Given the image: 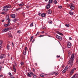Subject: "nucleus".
Returning <instances> with one entry per match:
<instances>
[{
    "label": "nucleus",
    "instance_id": "9",
    "mask_svg": "<svg viewBox=\"0 0 78 78\" xmlns=\"http://www.w3.org/2000/svg\"><path fill=\"white\" fill-rule=\"evenodd\" d=\"M50 3H48V5H47L46 7V9H49V8H50Z\"/></svg>",
    "mask_w": 78,
    "mask_h": 78
},
{
    "label": "nucleus",
    "instance_id": "11",
    "mask_svg": "<svg viewBox=\"0 0 78 78\" xmlns=\"http://www.w3.org/2000/svg\"><path fill=\"white\" fill-rule=\"evenodd\" d=\"M9 15H7L6 16V18H5L6 20H8L9 19Z\"/></svg>",
    "mask_w": 78,
    "mask_h": 78
},
{
    "label": "nucleus",
    "instance_id": "37",
    "mask_svg": "<svg viewBox=\"0 0 78 78\" xmlns=\"http://www.w3.org/2000/svg\"><path fill=\"white\" fill-rule=\"evenodd\" d=\"M54 3L55 4H56L57 3V1L55 0L54 1Z\"/></svg>",
    "mask_w": 78,
    "mask_h": 78
},
{
    "label": "nucleus",
    "instance_id": "46",
    "mask_svg": "<svg viewBox=\"0 0 78 78\" xmlns=\"http://www.w3.org/2000/svg\"><path fill=\"white\" fill-rule=\"evenodd\" d=\"M9 75L10 76H11L12 75H11V73H9Z\"/></svg>",
    "mask_w": 78,
    "mask_h": 78
},
{
    "label": "nucleus",
    "instance_id": "19",
    "mask_svg": "<svg viewBox=\"0 0 78 78\" xmlns=\"http://www.w3.org/2000/svg\"><path fill=\"white\" fill-rule=\"evenodd\" d=\"M67 69H64L63 70L62 72V73H65V72H66V70H67Z\"/></svg>",
    "mask_w": 78,
    "mask_h": 78
},
{
    "label": "nucleus",
    "instance_id": "56",
    "mask_svg": "<svg viewBox=\"0 0 78 78\" xmlns=\"http://www.w3.org/2000/svg\"><path fill=\"white\" fill-rule=\"evenodd\" d=\"M69 40H72V38H71V37H69Z\"/></svg>",
    "mask_w": 78,
    "mask_h": 78
},
{
    "label": "nucleus",
    "instance_id": "52",
    "mask_svg": "<svg viewBox=\"0 0 78 78\" xmlns=\"http://www.w3.org/2000/svg\"><path fill=\"white\" fill-rule=\"evenodd\" d=\"M34 37L33 36L31 37L30 38V39H32V40H33V39Z\"/></svg>",
    "mask_w": 78,
    "mask_h": 78
},
{
    "label": "nucleus",
    "instance_id": "55",
    "mask_svg": "<svg viewBox=\"0 0 78 78\" xmlns=\"http://www.w3.org/2000/svg\"><path fill=\"white\" fill-rule=\"evenodd\" d=\"M13 69H16V67H15V66L14 65H13Z\"/></svg>",
    "mask_w": 78,
    "mask_h": 78
},
{
    "label": "nucleus",
    "instance_id": "44",
    "mask_svg": "<svg viewBox=\"0 0 78 78\" xmlns=\"http://www.w3.org/2000/svg\"><path fill=\"white\" fill-rule=\"evenodd\" d=\"M2 48V45L0 44V49Z\"/></svg>",
    "mask_w": 78,
    "mask_h": 78
},
{
    "label": "nucleus",
    "instance_id": "28",
    "mask_svg": "<svg viewBox=\"0 0 78 78\" xmlns=\"http://www.w3.org/2000/svg\"><path fill=\"white\" fill-rule=\"evenodd\" d=\"M69 14H70V15H71V16H72V15L73 14V12H69Z\"/></svg>",
    "mask_w": 78,
    "mask_h": 78
},
{
    "label": "nucleus",
    "instance_id": "31",
    "mask_svg": "<svg viewBox=\"0 0 78 78\" xmlns=\"http://www.w3.org/2000/svg\"><path fill=\"white\" fill-rule=\"evenodd\" d=\"M10 47V46H9V44H8L7 46V48L8 50H9V47Z\"/></svg>",
    "mask_w": 78,
    "mask_h": 78
},
{
    "label": "nucleus",
    "instance_id": "17",
    "mask_svg": "<svg viewBox=\"0 0 78 78\" xmlns=\"http://www.w3.org/2000/svg\"><path fill=\"white\" fill-rule=\"evenodd\" d=\"M57 33L58 34L60 35H61V36H63V34L59 31H57Z\"/></svg>",
    "mask_w": 78,
    "mask_h": 78
},
{
    "label": "nucleus",
    "instance_id": "15",
    "mask_svg": "<svg viewBox=\"0 0 78 78\" xmlns=\"http://www.w3.org/2000/svg\"><path fill=\"white\" fill-rule=\"evenodd\" d=\"M45 16H46V13H42L41 15V16L42 17H45Z\"/></svg>",
    "mask_w": 78,
    "mask_h": 78
},
{
    "label": "nucleus",
    "instance_id": "3",
    "mask_svg": "<svg viewBox=\"0 0 78 78\" xmlns=\"http://www.w3.org/2000/svg\"><path fill=\"white\" fill-rule=\"evenodd\" d=\"M67 47L68 48H71L72 47V44L69 42H68L67 43Z\"/></svg>",
    "mask_w": 78,
    "mask_h": 78
},
{
    "label": "nucleus",
    "instance_id": "4",
    "mask_svg": "<svg viewBox=\"0 0 78 78\" xmlns=\"http://www.w3.org/2000/svg\"><path fill=\"white\" fill-rule=\"evenodd\" d=\"M56 37L57 39H58L59 41H62V37L58 36V35H56Z\"/></svg>",
    "mask_w": 78,
    "mask_h": 78
},
{
    "label": "nucleus",
    "instance_id": "63",
    "mask_svg": "<svg viewBox=\"0 0 78 78\" xmlns=\"http://www.w3.org/2000/svg\"><path fill=\"white\" fill-rule=\"evenodd\" d=\"M11 59L12 60V56H11Z\"/></svg>",
    "mask_w": 78,
    "mask_h": 78
},
{
    "label": "nucleus",
    "instance_id": "23",
    "mask_svg": "<svg viewBox=\"0 0 78 78\" xmlns=\"http://www.w3.org/2000/svg\"><path fill=\"white\" fill-rule=\"evenodd\" d=\"M48 14H51V9H49L48 11Z\"/></svg>",
    "mask_w": 78,
    "mask_h": 78
},
{
    "label": "nucleus",
    "instance_id": "5",
    "mask_svg": "<svg viewBox=\"0 0 78 78\" xmlns=\"http://www.w3.org/2000/svg\"><path fill=\"white\" fill-rule=\"evenodd\" d=\"M3 11H5V12L8 11V8L6 7V6H5L3 8Z\"/></svg>",
    "mask_w": 78,
    "mask_h": 78
},
{
    "label": "nucleus",
    "instance_id": "53",
    "mask_svg": "<svg viewBox=\"0 0 78 78\" xmlns=\"http://www.w3.org/2000/svg\"><path fill=\"white\" fill-rule=\"evenodd\" d=\"M19 9H20L19 8V9H16V11H19Z\"/></svg>",
    "mask_w": 78,
    "mask_h": 78
},
{
    "label": "nucleus",
    "instance_id": "36",
    "mask_svg": "<svg viewBox=\"0 0 78 78\" xmlns=\"http://www.w3.org/2000/svg\"><path fill=\"white\" fill-rule=\"evenodd\" d=\"M7 25L9 27V26H10L11 25V23H10L8 22V23L7 24Z\"/></svg>",
    "mask_w": 78,
    "mask_h": 78
},
{
    "label": "nucleus",
    "instance_id": "30",
    "mask_svg": "<svg viewBox=\"0 0 78 78\" xmlns=\"http://www.w3.org/2000/svg\"><path fill=\"white\" fill-rule=\"evenodd\" d=\"M17 33H19V34H20V33H22V31L21 30H18L17 32Z\"/></svg>",
    "mask_w": 78,
    "mask_h": 78
},
{
    "label": "nucleus",
    "instance_id": "22",
    "mask_svg": "<svg viewBox=\"0 0 78 78\" xmlns=\"http://www.w3.org/2000/svg\"><path fill=\"white\" fill-rule=\"evenodd\" d=\"M6 7L7 8H11V6L10 5H6Z\"/></svg>",
    "mask_w": 78,
    "mask_h": 78
},
{
    "label": "nucleus",
    "instance_id": "6",
    "mask_svg": "<svg viewBox=\"0 0 78 78\" xmlns=\"http://www.w3.org/2000/svg\"><path fill=\"white\" fill-rule=\"evenodd\" d=\"M75 70H76V69H73L72 70L70 74V75H72L73 74V73H74V71H75Z\"/></svg>",
    "mask_w": 78,
    "mask_h": 78
},
{
    "label": "nucleus",
    "instance_id": "54",
    "mask_svg": "<svg viewBox=\"0 0 78 78\" xmlns=\"http://www.w3.org/2000/svg\"><path fill=\"white\" fill-rule=\"evenodd\" d=\"M12 46H14V43L13 42L12 43Z\"/></svg>",
    "mask_w": 78,
    "mask_h": 78
},
{
    "label": "nucleus",
    "instance_id": "34",
    "mask_svg": "<svg viewBox=\"0 0 78 78\" xmlns=\"http://www.w3.org/2000/svg\"><path fill=\"white\" fill-rule=\"evenodd\" d=\"M2 32H3V33H5V32H6V30H5V29H4L2 30Z\"/></svg>",
    "mask_w": 78,
    "mask_h": 78
},
{
    "label": "nucleus",
    "instance_id": "45",
    "mask_svg": "<svg viewBox=\"0 0 78 78\" xmlns=\"http://www.w3.org/2000/svg\"><path fill=\"white\" fill-rule=\"evenodd\" d=\"M8 21V22L10 23V22H11V20L10 19H9Z\"/></svg>",
    "mask_w": 78,
    "mask_h": 78
},
{
    "label": "nucleus",
    "instance_id": "27",
    "mask_svg": "<svg viewBox=\"0 0 78 78\" xmlns=\"http://www.w3.org/2000/svg\"><path fill=\"white\" fill-rule=\"evenodd\" d=\"M20 64L21 66H23L24 65V63L23 62H21L20 63Z\"/></svg>",
    "mask_w": 78,
    "mask_h": 78
},
{
    "label": "nucleus",
    "instance_id": "12",
    "mask_svg": "<svg viewBox=\"0 0 78 78\" xmlns=\"http://www.w3.org/2000/svg\"><path fill=\"white\" fill-rule=\"evenodd\" d=\"M18 5L19 6H22L24 5V3L23 2H21L20 4H18Z\"/></svg>",
    "mask_w": 78,
    "mask_h": 78
},
{
    "label": "nucleus",
    "instance_id": "59",
    "mask_svg": "<svg viewBox=\"0 0 78 78\" xmlns=\"http://www.w3.org/2000/svg\"><path fill=\"white\" fill-rule=\"evenodd\" d=\"M43 29H45V28H45V27H43V28H42Z\"/></svg>",
    "mask_w": 78,
    "mask_h": 78
},
{
    "label": "nucleus",
    "instance_id": "26",
    "mask_svg": "<svg viewBox=\"0 0 78 78\" xmlns=\"http://www.w3.org/2000/svg\"><path fill=\"white\" fill-rule=\"evenodd\" d=\"M27 53V51H25L24 50L23 51V54L25 55H26V53Z\"/></svg>",
    "mask_w": 78,
    "mask_h": 78
},
{
    "label": "nucleus",
    "instance_id": "48",
    "mask_svg": "<svg viewBox=\"0 0 78 78\" xmlns=\"http://www.w3.org/2000/svg\"><path fill=\"white\" fill-rule=\"evenodd\" d=\"M71 78H76V77H75V75H74L73 76L71 77Z\"/></svg>",
    "mask_w": 78,
    "mask_h": 78
},
{
    "label": "nucleus",
    "instance_id": "60",
    "mask_svg": "<svg viewBox=\"0 0 78 78\" xmlns=\"http://www.w3.org/2000/svg\"><path fill=\"white\" fill-rule=\"evenodd\" d=\"M49 22L50 23H53V22H52V21H50Z\"/></svg>",
    "mask_w": 78,
    "mask_h": 78
},
{
    "label": "nucleus",
    "instance_id": "2",
    "mask_svg": "<svg viewBox=\"0 0 78 78\" xmlns=\"http://www.w3.org/2000/svg\"><path fill=\"white\" fill-rule=\"evenodd\" d=\"M69 7H70L71 9L72 10H73L75 9V7H74V5L72 3H70L69 4Z\"/></svg>",
    "mask_w": 78,
    "mask_h": 78
},
{
    "label": "nucleus",
    "instance_id": "18",
    "mask_svg": "<svg viewBox=\"0 0 78 78\" xmlns=\"http://www.w3.org/2000/svg\"><path fill=\"white\" fill-rule=\"evenodd\" d=\"M11 17L12 18H15L16 17V15H15V14H12L11 15Z\"/></svg>",
    "mask_w": 78,
    "mask_h": 78
},
{
    "label": "nucleus",
    "instance_id": "25",
    "mask_svg": "<svg viewBox=\"0 0 78 78\" xmlns=\"http://www.w3.org/2000/svg\"><path fill=\"white\" fill-rule=\"evenodd\" d=\"M74 76H75V77L76 78H78V73L74 75Z\"/></svg>",
    "mask_w": 78,
    "mask_h": 78
},
{
    "label": "nucleus",
    "instance_id": "10",
    "mask_svg": "<svg viewBox=\"0 0 78 78\" xmlns=\"http://www.w3.org/2000/svg\"><path fill=\"white\" fill-rule=\"evenodd\" d=\"M53 74H55V75L57 76L58 75V73H56V72H54L51 73L50 75H53Z\"/></svg>",
    "mask_w": 78,
    "mask_h": 78
},
{
    "label": "nucleus",
    "instance_id": "42",
    "mask_svg": "<svg viewBox=\"0 0 78 78\" xmlns=\"http://www.w3.org/2000/svg\"><path fill=\"white\" fill-rule=\"evenodd\" d=\"M44 36V35H41L39 36V37H43Z\"/></svg>",
    "mask_w": 78,
    "mask_h": 78
},
{
    "label": "nucleus",
    "instance_id": "64",
    "mask_svg": "<svg viewBox=\"0 0 78 78\" xmlns=\"http://www.w3.org/2000/svg\"><path fill=\"white\" fill-rule=\"evenodd\" d=\"M0 76V77H2L3 75H1Z\"/></svg>",
    "mask_w": 78,
    "mask_h": 78
},
{
    "label": "nucleus",
    "instance_id": "58",
    "mask_svg": "<svg viewBox=\"0 0 78 78\" xmlns=\"http://www.w3.org/2000/svg\"><path fill=\"white\" fill-rule=\"evenodd\" d=\"M29 51H31V48H29Z\"/></svg>",
    "mask_w": 78,
    "mask_h": 78
},
{
    "label": "nucleus",
    "instance_id": "57",
    "mask_svg": "<svg viewBox=\"0 0 78 78\" xmlns=\"http://www.w3.org/2000/svg\"><path fill=\"white\" fill-rule=\"evenodd\" d=\"M65 67V66H64V65H63L62 66V68H63V69H64Z\"/></svg>",
    "mask_w": 78,
    "mask_h": 78
},
{
    "label": "nucleus",
    "instance_id": "43",
    "mask_svg": "<svg viewBox=\"0 0 78 78\" xmlns=\"http://www.w3.org/2000/svg\"><path fill=\"white\" fill-rule=\"evenodd\" d=\"M22 14L23 15V16H25V13L24 12H23L22 13Z\"/></svg>",
    "mask_w": 78,
    "mask_h": 78
},
{
    "label": "nucleus",
    "instance_id": "29",
    "mask_svg": "<svg viewBox=\"0 0 78 78\" xmlns=\"http://www.w3.org/2000/svg\"><path fill=\"white\" fill-rule=\"evenodd\" d=\"M32 75L34 78H36V75L34 74L33 73H32Z\"/></svg>",
    "mask_w": 78,
    "mask_h": 78
},
{
    "label": "nucleus",
    "instance_id": "21",
    "mask_svg": "<svg viewBox=\"0 0 78 78\" xmlns=\"http://www.w3.org/2000/svg\"><path fill=\"white\" fill-rule=\"evenodd\" d=\"M65 26H66V27H70V25L69 24H65Z\"/></svg>",
    "mask_w": 78,
    "mask_h": 78
},
{
    "label": "nucleus",
    "instance_id": "1",
    "mask_svg": "<svg viewBox=\"0 0 78 78\" xmlns=\"http://www.w3.org/2000/svg\"><path fill=\"white\" fill-rule=\"evenodd\" d=\"M75 59V57H74V54H73L71 55L70 58V60L68 61V66H66L65 69H71L72 66L73 64V60Z\"/></svg>",
    "mask_w": 78,
    "mask_h": 78
},
{
    "label": "nucleus",
    "instance_id": "7",
    "mask_svg": "<svg viewBox=\"0 0 78 78\" xmlns=\"http://www.w3.org/2000/svg\"><path fill=\"white\" fill-rule=\"evenodd\" d=\"M5 56H6L5 55L2 54L0 56V58L1 59H3V58H5Z\"/></svg>",
    "mask_w": 78,
    "mask_h": 78
},
{
    "label": "nucleus",
    "instance_id": "13",
    "mask_svg": "<svg viewBox=\"0 0 78 78\" xmlns=\"http://www.w3.org/2000/svg\"><path fill=\"white\" fill-rule=\"evenodd\" d=\"M45 76V74H44V73H41V74H40V76L41 77H43V78H44V76Z\"/></svg>",
    "mask_w": 78,
    "mask_h": 78
},
{
    "label": "nucleus",
    "instance_id": "14",
    "mask_svg": "<svg viewBox=\"0 0 78 78\" xmlns=\"http://www.w3.org/2000/svg\"><path fill=\"white\" fill-rule=\"evenodd\" d=\"M13 21L14 22H16L18 21V19H17V18H15L13 20Z\"/></svg>",
    "mask_w": 78,
    "mask_h": 78
},
{
    "label": "nucleus",
    "instance_id": "33",
    "mask_svg": "<svg viewBox=\"0 0 78 78\" xmlns=\"http://www.w3.org/2000/svg\"><path fill=\"white\" fill-rule=\"evenodd\" d=\"M3 44V41L0 40V45H2Z\"/></svg>",
    "mask_w": 78,
    "mask_h": 78
},
{
    "label": "nucleus",
    "instance_id": "41",
    "mask_svg": "<svg viewBox=\"0 0 78 78\" xmlns=\"http://www.w3.org/2000/svg\"><path fill=\"white\" fill-rule=\"evenodd\" d=\"M27 47H26L25 48L24 50L25 51H27Z\"/></svg>",
    "mask_w": 78,
    "mask_h": 78
},
{
    "label": "nucleus",
    "instance_id": "16",
    "mask_svg": "<svg viewBox=\"0 0 78 78\" xmlns=\"http://www.w3.org/2000/svg\"><path fill=\"white\" fill-rule=\"evenodd\" d=\"M71 55V51H69L68 52V56L69 57Z\"/></svg>",
    "mask_w": 78,
    "mask_h": 78
},
{
    "label": "nucleus",
    "instance_id": "62",
    "mask_svg": "<svg viewBox=\"0 0 78 78\" xmlns=\"http://www.w3.org/2000/svg\"><path fill=\"white\" fill-rule=\"evenodd\" d=\"M57 58H59L60 57V55H57Z\"/></svg>",
    "mask_w": 78,
    "mask_h": 78
},
{
    "label": "nucleus",
    "instance_id": "38",
    "mask_svg": "<svg viewBox=\"0 0 78 78\" xmlns=\"http://www.w3.org/2000/svg\"><path fill=\"white\" fill-rule=\"evenodd\" d=\"M33 23H32L30 24V27H33Z\"/></svg>",
    "mask_w": 78,
    "mask_h": 78
},
{
    "label": "nucleus",
    "instance_id": "50",
    "mask_svg": "<svg viewBox=\"0 0 78 78\" xmlns=\"http://www.w3.org/2000/svg\"><path fill=\"white\" fill-rule=\"evenodd\" d=\"M14 72H16V69H14Z\"/></svg>",
    "mask_w": 78,
    "mask_h": 78
},
{
    "label": "nucleus",
    "instance_id": "32",
    "mask_svg": "<svg viewBox=\"0 0 78 78\" xmlns=\"http://www.w3.org/2000/svg\"><path fill=\"white\" fill-rule=\"evenodd\" d=\"M8 36L9 37H12V35H11L10 34H8Z\"/></svg>",
    "mask_w": 78,
    "mask_h": 78
},
{
    "label": "nucleus",
    "instance_id": "20",
    "mask_svg": "<svg viewBox=\"0 0 78 78\" xmlns=\"http://www.w3.org/2000/svg\"><path fill=\"white\" fill-rule=\"evenodd\" d=\"M5 30L6 32V31H9V28L8 27H6V28H5Z\"/></svg>",
    "mask_w": 78,
    "mask_h": 78
},
{
    "label": "nucleus",
    "instance_id": "47",
    "mask_svg": "<svg viewBox=\"0 0 78 78\" xmlns=\"http://www.w3.org/2000/svg\"><path fill=\"white\" fill-rule=\"evenodd\" d=\"M35 39H34L32 41V43H33L35 41Z\"/></svg>",
    "mask_w": 78,
    "mask_h": 78
},
{
    "label": "nucleus",
    "instance_id": "24",
    "mask_svg": "<svg viewBox=\"0 0 78 78\" xmlns=\"http://www.w3.org/2000/svg\"><path fill=\"white\" fill-rule=\"evenodd\" d=\"M52 2H53V0H49V2L48 3L50 4V3H51Z\"/></svg>",
    "mask_w": 78,
    "mask_h": 78
},
{
    "label": "nucleus",
    "instance_id": "40",
    "mask_svg": "<svg viewBox=\"0 0 78 78\" xmlns=\"http://www.w3.org/2000/svg\"><path fill=\"white\" fill-rule=\"evenodd\" d=\"M39 33H40V32H38L37 33V34H36L35 35V36H37L38 35H39Z\"/></svg>",
    "mask_w": 78,
    "mask_h": 78
},
{
    "label": "nucleus",
    "instance_id": "35",
    "mask_svg": "<svg viewBox=\"0 0 78 78\" xmlns=\"http://www.w3.org/2000/svg\"><path fill=\"white\" fill-rule=\"evenodd\" d=\"M4 27H7L9 26L7 24H4Z\"/></svg>",
    "mask_w": 78,
    "mask_h": 78
},
{
    "label": "nucleus",
    "instance_id": "49",
    "mask_svg": "<svg viewBox=\"0 0 78 78\" xmlns=\"http://www.w3.org/2000/svg\"><path fill=\"white\" fill-rule=\"evenodd\" d=\"M2 14H5V12H2L1 13Z\"/></svg>",
    "mask_w": 78,
    "mask_h": 78
},
{
    "label": "nucleus",
    "instance_id": "39",
    "mask_svg": "<svg viewBox=\"0 0 78 78\" xmlns=\"http://www.w3.org/2000/svg\"><path fill=\"white\" fill-rule=\"evenodd\" d=\"M58 8H59L60 9H61V8H62V6H58Z\"/></svg>",
    "mask_w": 78,
    "mask_h": 78
},
{
    "label": "nucleus",
    "instance_id": "61",
    "mask_svg": "<svg viewBox=\"0 0 78 78\" xmlns=\"http://www.w3.org/2000/svg\"><path fill=\"white\" fill-rule=\"evenodd\" d=\"M44 33V31L41 32V33H42V34Z\"/></svg>",
    "mask_w": 78,
    "mask_h": 78
},
{
    "label": "nucleus",
    "instance_id": "51",
    "mask_svg": "<svg viewBox=\"0 0 78 78\" xmlns=\"http://www.w3.org/2000/svg\"><path fill=\"white\" fill-rule=\"evenodd\" d=\"M27 8H30V6L29 5H27L26 6Z\"/></svg>",
    "mask_w": 78,
    "mask_h": 78
},
{
    "label": "nucleus",
    "instance_id": "8",
    "mask_svg": "<svg viewBox=\"0 0 78 78\" xmlns=\"http://www.w3.org/2000/svg\"><path fill=\"white\" fill-rule=\"evenodd\" d=\"M32 73H33L31 72L28 73L27 74V76H28V77H31V75H32Z\"/></svg>",
    "mask_w": 78,
    "mask_h": 78
}]
</instances>
